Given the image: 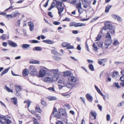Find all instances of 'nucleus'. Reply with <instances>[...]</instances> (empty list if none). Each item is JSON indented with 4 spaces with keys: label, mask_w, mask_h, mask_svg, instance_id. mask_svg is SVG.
Here are the masks:
<instances>
[{
    "label": "nucleus",
    "mask_w": 124,
    "mask_h": 124,
    "mask_svg": "<svg viewBox=\"0 0 124 124\" xmlns=\"http://www.w3.org/2000/svg\"><path fill=\"white\" fill-rule=\"evenodd\" d=\"M66 86L67 88H71L72 86L71 83H70V82H67L66 85Z\"/></svg>",
    "instance_id": "obj_30"
},
{
    "label": "nucleus",
    "mask_w": 124,
    "mask_h": 124,
    "mask_svg": "<svg viewBox=\"0 0 124 124\" xmlns=\"http://www.w3.org/2000/svg\"><path fill=\"white\" fill-rule=\"evenodd\" d=\"M63 76L64 77H68V74L67 73V72H64L63 74Z\"/></svg>",
    "instance_id": "obj_61"
},
{
    "label": "nucleus",
    "mask_w": 124,
    "mask_h": 124,
    "mask_svg": "<svg viewBox=\"0 0 124 124\" xmlns=\"http://www.w3.org/2000/svg\"><path fill=\"white\" fill-rule=\"evenodd\" d=\"M91 114L92 116L94 117V119H96V116L97 115V113L95 112H93L91 111L90 113Z\"/></svg>",
    "instance_id": "obj_26"
},
{
    "label": "nucleus",
    "mask_w": 124,
    "mask_h": 124,
    "mask_svg": "<svg viewBox=\"0 0 124 124\" xmlns=\"http://www.w3.org/2000/svg\"><path fill=\"white\" fill-rule=\"evenodd\" d=\"M16 95L17 96L20 97H21V94L20 93V91H16Z\"/></svg>",
    "instance_id": "obj_43"
},
{
    "label": "nucleus",
    "mask_w": 124,
    "mask_h": 124,
    "mask_svg": "<svg viewBox=\"0 0 124 124\" xmlns=\"http://www.w3.org/2000/svg\"><path fill=\"white\" fill-rule=\"evenodd\" d=\"M81 3H80L79 4H77V5L76 6V8L77 9L80 8L81 9H82V8L81 6Z\"/></svg>",
    "instance_id": "obj_38"
},
{
    "label": "nucleus",
    "mask_w": 124,
    "mask_h": 124,
    "mask_svg": "<svg viewBox=\"0 0 124 124\" xmlns=\"http://www.w3.org/2000/svg\"><path fill=\"white\" fill-rule=\"evenodd\" d=\"M100 60L101 61H103V62H106L107 61L108 59L107 58H105L104 59H100Z\"/></svg>",
    "instance_id": "obj_58"
},
{
    "label": "nucleus",
    "mask_w": 124,
    "mask_h": 124,
    "mask_svg": "<svg viewBox=\"0 0 124 124\" xmlns=\"http://www.w3.org/2000/svg\"><path fill=\"white\" fill-rule=\"evenodd\" d=\"M77 49L79 50H80L81 49V48L79 44H78L77 47Z\"/></svg>",
    "instance_id": "obj_59"
},
{
    "label": "nucleus",
    "mask_w": 124,
    "mask_h": 124,
    "mask_svg": "<svg viewBox=\"0 0 124 124\" xmlns=\"http://www.w3.org/2000/svg\"><path fill=\"white\" fill-rule=\"evenodd\" d=\"M47 89L49 90H52L53 91H54V87H50L47 88Z\"/></svg>",
    "instance_id": "obj_60"
},
{
    "label": "nucleus",
    "mask_w": 124,
    "mask_h": 124,
    "mask_svg": "<svg viewBox=\"0 0 124 124\" xmlns=\"http://www.w3.org/2000/svg\"><path fill=\"white\" fill-rule=\"evenodd\" d=\"M46 71L44 69H41L40 70L38 74L39 77H43L46 75Z\"/></svg>",
    "instance_id": "obj_4"
},
{
    "label": "nucleus",
    "mask_w": 124,
    "mask_h": 124,
    "mask_svg": "<svg viewBox=\"0 0 124 124\" xmlns=\"http://www.w3.org/2000/svg\"><path fill=\"white\" fill-rule=\"evenodd\" d=\"M30 45L27 44H24L22 45V48L24 49H26L29 48Z\"/></svg>",
    "instance_id": "obj_12"
},
{
    "label": "nucleus",
    "mask_w": 124,
    "mask_h": 124,
    "mask_svg": "<svg viewBox=\"0 0 124 124\" xmlns=\"http://www.w3.org/2000/svg\"><path fill=\"white\" fill-rule=\"evenodd\" d=\"M112 16L115 19H117V21L119 22H121L122 21L121 18L119 16L116 14H113L112 15Z\"/></svg>",
    "instance_id": "obj_8"
},
{
    "label": "nucleus",
    "mask_w": 124,
    "mask_h": 124,
    "mask_svg": "<svg viewBox=\"0 0 124 124\" xmlns=\"http://www.w3.org/2000/svg\"><path fill=\"white\" fill-rule=\"evenodd\" d=\"M61 55V54L57 52L56 51H55V59L56 61H59L61 60V58L57 56H60Z\"/></svg>",
    "instance_id": "obj_5"
},
{
    "label": "nucleus",
    "mask_w": 124,
    "mask_h": 124,
    "mask_svg": "<svg viewBox=\"0 0 124 124\" xmlns=\"http://www.w3.org/2000/svg\"><path fill=\"white\" fill-rule=\"evenodd\" d=\"M41 103L44 107L46 106L47 105L46 102L42 100L41 102Z\"/></svg>",
    "instance_id": "obj_40"
},
{
    "label": "nucleus",
    "mask_w": 124,
    "mask_h": 124,
    "mask_svg": "<svg viewBox=\"0 0 124 124\" xmlns=\"http://www.w3.org/2000/svg\"><path fill=\"white\" fill-rule=\"evenodd\" d=\"M101 37L102 35H100L99 34H98L97 35V37L95 38L96 40H95V41L99 40L101 38Z\"/></svg>",
    "instance_id": "obj_34"
},
{
    "label": "nucleus",
    "mask_w": 124,
    "mask_h": 124,
    "mask_svg": "<svg viewBox=\"0 0 124 124\" xmlns=\"http://www.w3.org/2000/svg\"><path fill=\"white\" fill-rule=\"evenodd\" d=\"M54 107L53 108L52 112V113L50 116V123L51 124H54V123H52L51 122V119L52 118V115H53V116H54Z\"/></svg>",
    "instance_id": "obj_19"
},
{
    "label": "nucleus",
    "mask_w": 124,
    "mask_h": 124,
    "mask_svg": "<svg viewBox=\"0 0 124 124\" xmlns=\"http://www.w3.org/2000/svg\"><path fill=\"white\" fill-rule=\"evenodd\" d=\"M60 72L56 73H55V78H56L57 79L59 78L60 77Z\"/></svg>",
    "instance_id": "obj_28"
},
{
    "label": "nucleus",
    "mask_w": 124,
    "mask_h": 124,
    "mask_svg": "<svg viewBox=\"0 0 124 124\" xmlns=\"http://www.w3.org/2000/svg\"><path fill=\"white\" fill-rule=\"evenodd\" d=\"M55 2L56 4L55 3V6H56V8H57L60 7H62V4L63 3L62 2L59 1H56Z\"/></svg>",
    "instance_id": "obj_7"
},
{
    "label": "nucleus",
    "mask_w": 124,
    "mask_h": 124,
    "mask_svg": "<svg viewBox=\"0 0 124 124\" xmlns=\"http://www.w3.org/2000/svg\"><path fill=\"white\" fill-rule=\"evenodd\" d=\"M86 97L89 102H92L93 100V98L92 96L89 93H87L86 94Z\"/></svg>",
    "instance_id": "obj_9"
},
{
    "label": "nucleus",
    "mask_w": 124,
    "mask_h": 124,
    "mask_svg": "<svg viewBox=\"0 0 124 124\" xmlns=\"http://www.w3.org/2000/svg\"><path fill=\"white\" fill-rule=\"evenodd\" d=\"M59 112L55 115V117L57 118L58 119H60L61 118V115L67 118V116L66 111L65 110L63 109H60L58 110Z\"/></svg>",
    "instance_id": "obj_2"
},
{
    "label": "nucleus",
    "mask_w": 124,
    "mask_h": 124,
    "mask_svg": "<svg viewBox=\"0 0 124 124\" xmlns=\"http://www.w3.org/2000/svg\"><path fill=\"white\" fill-rule=\"evenodd\" d=\"M8 43L9 46L13 47H16L18 46L17 44L13 42L12 40H9L8 41Z\"/></svg>",
    "instance_id": "obj_6"
},
{
    "label": "nucleus",
    "mask_w": 124,
    "mask_h": 124,
    "mask_svg": "<svg viewBox=\"0 0 124 124\" xmlns=\"http://www.w3.org/2000/svg\"><path fill=\"white\" fill-rule=\"evenodd\" d=\"M31 101H30L28 99L27 101H24V103H27V106L26 107V105H25V108H29L30 105Z\"/></svg>",
    "instance_id": "obj_14"
},
{
    "label": "nucleus",
    "mask_w": 124,
    "mask_h": 124,
    "mask_svg": "<svg viewBox=\"0 0 124 124\" xmlns=\"http://www.w3.org/2000/svg\"><path fill=\"white\" fill-rule=\"evenodd\" d=\"M47 98L49 101L54 100V97L53 96H48L47 97Z\"/></svg>",
    "instance_id": "obj_31"
},
{
    "label": "nucleus",
    "mask_w": 124,
    "mask_h": 124,
    "mask_svg": "<svg viewBox=\"0 0 124 124\" xmlns=\"http://www.w3.org/2000/svg\"><path fill=\"white\" fill-rule=\"evenodd\" d=\"M75 23V22H73L71 23H70L69 24V25L70 27L74 26Z\"/></svg>",
    "instance_id": "obj_50"
},
{
    "label": "nucleus",
    "mask_w": 124,
    "mask_h": 124,
    "mask_svg": "<svg viewBox=\"0 0 124 124\" xmlns=\"http://www.w3.org/2000/svg\"><path fill=\"white\" fill-rule=\"evenodd\" d=\"M74 48V47L73 46L70 45H68L66 48V49H68Z\"/></svg>",
    "instance_id": "obj_46"
},
{
    "label": "nucleus",
    "mask_w": 124,
    "mask_h": 124,
    "mask_svg": "<svg viewBox=\"0 0 124 124\" xmlns=\"http://www.w3.org/2000/svg\"><path fill=\"white\" fill-rule=\"evenodd\" d=\"M42 50V48H41V47L39 46L35 47L33 49V51H40Z\"/></svg>",
    "instance_id": "obj_22"
},
{
    "label": "nucleus",
    "mask_w": 124,
    "mask_h": 124,
    "mask_svg": "<svg viewBox=\"0 0 124 124\" xmlns=\"http://www.w3.org/2000/svg\"><path fill=\"white\" fill-rule=\"evenodd\" d=\"M28 24L30 26H34L33 23L31 21H30L28 23Z\"/></svg>",
    "instance_id": "obj_45"
},
{
    "label": "nucleus",
    "mask_w": 124,
    "mask_h": 124,
    "mask_svg": "<svg viewBox=\"0 0 124 124\" xmlns=\"http://www.w3.org/2000/svg\"><path fill=\"white\" fill-rule=\"evenodd\" d=\"M99 17H95L93 19H92V21H91V22H92L93 21H94L97 19L99 18Z\"/></svg>",
    "instance_id": "obj_62"
},
{
    "label": "nucleus",
    "mask_w": 124,
    "mask_h": 124,
    "mask_svg": "<svg viewBox=\"0 0 124 124\" xmlns=\"http://www.w3.org/2000/svg\"><path fill=\"white\" fill-rule=\"evenodd\" d=\"M14 87L16 91H20L21 89V87L17 84L15 85L14 86Z\"/></svg>",
    "instance_id": "obj_13"
},
{
    "label": "nucleus",
    "mask_w": 124,
    "mask_h": 124,
    "mask_svg": "<svg viewBox=\"0 0 124 124\" xmlns=\"http://www.w3.org/2000/svg\"><path fill=\"white\" fill-rule=\"evenodd\" d=\"M64 8L60 7L59 8H57V9L58 10V13L59 15H60L62 12L64 10Z\"/></svg>",
    "instance_id": "obj_21"
},
{
    "label": "nucleus",
    "mask_w": 124,
    "mask_h": 124,
    "mask_svg": "<svg viewBox=\"0 0 124 124\" xmlns=\"http://www.w3.org/2000/svg\"><path fill=\"white\" fill-rule=\"evenodd\" d=\"M103 28L104 30H108L107 32L112 35L115 34L116 27L110 23L106 22L104 23Z\"/></svg>",
    "instance_id": "obj_1"
},
{
    "label": "nucleus",
    "mask_w": 124,
    "mask_h": 124,
    "mask_svg": "<svg viewBox=\"0 0 124 124\" xmlns=\"http://www.w3.org/2000/svg\"><path fill=\"white\" fill-rule=\"evenodd\" d=\"M70 21V18H68L67 17H66L64 19H63L62 20L63 21Z\"/></svg>",
    "instance_id": "obj_51"
},
{
    "label": "nucleus",
    "mask_w": 124,
    "mask_h": 124,
    "mask_svg": "<svg viewBox=\"0 0 124 124\" xmlns=\"http://www.w3.org/2000/svg\"><path fill=\"white\" fill-rule=\"evenodd\" d=\"M85 48L86 50L88 51H89V46L87 43V41H86L85 43Z\"/></svg>",
    "instance_id": "obj_41"
},
{
    "label": "nucleus",
    "mask_w": 124,
    "mask_h": 124,
    "mask_svg": "<svg viewBox=\"0 0 124 124\" xmlns=\"http://www.w3.org/2000/svg\"><path fill=\"white\" fill-rule=\"evenodd\" d=\"M11 101L14 105H16L17 103V99L16 98L14 97L12 98Z\"/></svg>",
    "instance_id": "obj_23"
},
{
    "label": "nucleus",
    "mask_w": 124,
    "mask_h": 124,
    "mask_svg": "<svg viewBox=\"0 0 124 124\" xmlns=\"http://www.w3.org/2000/svg\"><path fill=\"white\" fill-rule=\"evenodd\" d=\"M49 1V0H48L46 2L45 4L43 5V6L44 7H45V8H46V7H47L48 4V2Z\"/></svg>",
    "instance_id": "obj_55"
},
{
    "label": "nucleus",
    "mask_w": 124,
    "mask_h": 124,
    "mask_svg": "<svg viewBox=\"0 0 124 124\" xmlns=\"http://www.w3.org/2000/svg\"><path fill=\"white\" fill-rule=\"evenodd\" d=\"M5 89L8 92H11V93L13 92V90L12 89H10L6 85L5 86Z\"/></svg>",
    "instance_id": "obj_18"
},
{
    "label": "nucleus",
    "mask_w": 124,
    "mask_h": 124,
    "mask_svg": "<svg viewBox=\"0 0 124 124\" xmlns=\"http://www.w3.org/2000/svg\"><path fill=\"white\" fill-rule=\"evenodd\" d=\"M119 44V42L117 40H115L113 43V44L115 45L116 46L118 44Z\"/></svg>",
    "instance_id": "obj_48"
},
{
    "label": "nucleus",
    "mask_w": 124,
    "mask_h": 124,
    "mask_svg": "<svg viewBox=\"0 0 124 124\" xmlns=\"http://www.w3.org/2000/svg\"><path fill=\"white\" fill-rule=\"evenodd\" d=\"M0 38L2 39V40H4L6 38L9 39V37H8V36L6 34H3L0 37Z\"/></svg>",
    "instance_id": "obj_16"
},
{
    "label": "nucleus",
    "mask_w": 124,
    "mask_h": 124,
    "mask_svg": "<svg viewBox=\"0 0 124 124\" xmlns=\"http://www.w3.org/2000/svg\"><path fill=\"white\" fill-rule=\"evenodd\" d=\"M46 80L47 81H51L52 80L51 78L50 77H47L46 78Z\"/></svg>",
    "instance_id": "obj_57"
},
{
    "label": "nucleus",
    "mask_w": 124,
    "mask_h": 124,
    "mask_svg": "<svg viewBox=\"0 0 124 124\" xmlns=\"http://www.w3.org/2000/svg\"><path fill=\"white\" fill-rule=\"evenodd\" d=\"M19 13L18 12L16 13H14L13 14V17H16L17 15H19Z\"/></svg>",
    "instance_id": "obj_42"
},
{
    "label": "nucleus",
    "mask_w": 124,
    "mask_h": 124,
    "mask_svg": "<svg viewBox=\"0 0 124 124\" xmlns=\"http://www.w3.org/2000/svg\"><path fill=\"white\" fill-rule=\"evenodd\" d=\"M69 80L70 79L71 81L74 82H76L77 81L76 77L73 76H70L69 78Z\"/></svg>",
    "instance_id": "obj_17"
},
{
    "label": "nucleus",
    "mask_w": 124,
    "mask_h": 124,
    "mask_svg": "<svg viewBox=\"0 0 124 124\" xmlns=\"http://www.w3.org/2000/svg\"><path fill=\"white\" fill-rule=\"evenodd\" d=\"M28 70L27 69L24 70L23 72V74L24 76H27L29 74Z\"/></svg>",
    "instance_id": "obj_11"
},
{
    "label": "nucleus",
    "mask_w": 124,
    "mask_h": 124,
    "mask_svg": "<svg viewBox=\"0 0 124 124\" xmlns=\"http://www.w3.org/2000/svg\"><path fill=\"white\" fill-rule=\"evenodd\" d=\"M48 15L51 17L52 18L53 17V16L52 15V13L51 12H48Z\"/></svg>",
    "instance_id": "obj_52"
},
{
    "label": "nucleus",
    "mask_w": 124,
    "mask_h": 124,
    "mask_svg": "<svg viewBox=\"0 0 124 124\" xmlns=\"http://www.w3.org/2000/svg\"><path fill=\"white\" fill-rule=\"evenodd\" d=\"M112 43L111 39H107L104 42L105 45L106 46H110Z\"/></svg>",
    "instance_id": "obj_10"
},
{
    "label": "nucleus",
    "mask_w": 124,
    "mask_h": 124,
    "mask_svg": "<svg viewBox=\"0 0 124 124\" xmlns=\"http://www.w3.org/2000/svg\"><path fill=\"white\" fill-rule=\"evenodd\" d=\"M113 85L115 86L116 87L117 89L121 88V86L119 85L118 83H116L114 82L113 83Z\"/></svg>",
    "instance_id": "obj_33"
},
{
    "label": "nucleus",
    "mask_w": 124,
    "mask_h": 124,
    "mask_svg": "<svg viewBox=\"0 0 124 124\" xmlns=\"http://www.w3.org/2000/svg\"><path fill=\"white\" fill-rule=\"evenodd\" d=\"M54 43V41H52L48 39L47 43L49 44H53Z\"/></svg>",
    "instance_id": "obj_44"
},
{
    "label": "nucleus",
    "mask_w": 124,
    "mask_h": 124,
    "mask_svg": "<svg viewBox=\"0 0 124 124\" xmlns=\"http://www.w3.org/2000/svg\"><path fill=\"white\" fill-rule=\"evenodd\" d=\"M124 103V101H122L120 103H118V104L117 106L119 107H120L122 106V105Z\"/></svg>",
    "instance_id": "obj_53"
},
{
    "label": "nucleus",
    "mask_w": 124,
    "mask_h": 124,
    "mask_svg": "<svg viewBox=\"0 0 124 124\" xmlns=\"http://www.w3.org/2000/svg\"><path fill=\"white\" fill-rule=\"evenodd\" d=\"M110 33L107 32L105 36V38L109 39H111V36Z\"/></svg>",
    "instance_id": "obj_25"
},
{
    "label": "nucleus",
    "mask_w": 124,
    "mask_h": 124,
    "mask_svg": "<svg viewBox=\"0 0 124 124\" xmlns=\"http://www.w3.org/2000/svg\"><path fill=\"white\" fill-rule=\"evenodd\" d=\"M93 50L95 51H97V50L98 48L95 45V43H94L93 45Z\"/></svg>",
    "instance_id": "obj_39"
},
{
    "label": "nucleus",
    "mask_w": 124,
    "mask_h": 124,
    "mask_svg": "<svg viewBox=\"0 0 124 124\" xmlns=\"http://www.w3.org/2000/svg\"><path fill=\"white\" fill-rule=\"evenodd\" d=\"M97 106L98 107L99 109L101 111L102 109V106L100 105L99 104H98L97 105Z\"/></svg>",
    "instance_id": "obj_49"
},
{
    "label": "nucleus",
    "mask_w": 124,
    "mask_h": 124,
    "mask_svg": "<svg viewBox=\"0 0 124 124\" xmlns=\"http://www.w3.org/2000/svg\"><path fill=\"white\" fill-rule=\"evenodd\" d=\"M4 120H5L7 124H9L11 123V121L10 120L7 119L5 117V118H4Z\"/></svg>",
    "instance_id": "obj_35"
},
{
    "label": "nucleus",
    "mask_w": 124,
    "mask_h": 124,
    "mask_svg": "<svg viewBox=\"0 0 124 124\" xmlns=\"http://www.w3.org/2000/svg\"><path fill=\"white\" fill-rule=\"evenodd\" d=\"M30 42L31 43H39V41L35 40H30Z\"/></svg>",
    "instance_id": "obj_36"
},
{
    "label": "nucleus",
    "mask_w": 124,
    "mask_h": 124,
    "mask_svg": "<svg viewBox=\"0 0 124 124\" xmlns=\"http://www.w3.org/2000/svg\"><path fill=\"white\" fill-rule=\"evenodd\" d=\"M121 74L122 75V76H124V70H122L121 71Z\"/></svg>",
    "instance_id": "obj_63"
},
{
    "label": "nucleus",
    "mask_w": 124,
    "mask_h": 124,
    "mask_svg": "<svg viewBox=\"0 0 124 124\" xmlns=\"http://www.w3.org/2000/svg\"><path fill=\"white\" fill-rule=\"evenodd\" d=\"M121 81L124 82H121L120 83V85L123 87H124V80H121Z\"/></svg>",
    "instance_id": "obj_64"
},
{
    "label": "nucleus",
    "mask_w": 124,
    "mask_h": 124,
    "mask_svg": "<svg viewBox=\"0 0 124 124\" xmlns=\"http://www.w3.org/2000/svg\"><path fill=\"white\" fill-rule=\"evenodd\" d=\"M35 111L39 113H41L42 112V110L39 107L36 106L35 108Z\"/></svg>",
    "instance_id": "obj_20"
},
{
    "label": "nucleus",
    "mask_w": 124,
    "mask_h": 124,
    "mask_svg": "<svg viewBox=\"0 0 124 124\" xmlns=\"http://www.w3.org/2000/svg\"><path fill=\"white\" fill-rule=\"evenodd\" d=\"M54 4V2L53 1V2L52 3L51 6L50 8H48V10L50 11L53 8H54V5H53V4Z\"/></svg>",
    "instance_id": "obj_37"
},
{
    "label": "nucleus",
    "mask_w": 124,
    "mask_h": 124,
    "mask_svg": "<svg viewBox=\"0 0 124 124\" xmlns=\"http://www.w3.org/2000/svg\"><path fill=\"white\" fill-rule=\"evenodd\" d=\"M30 63L32 64H39V61L35 60L30 61Z\"/></svg>",
    "instance_id": "obj_32"
},
{
    "label": "nucleus",
    "mask_w": 124,
    "mask_h": 124,
    "mask_svg": "<svg viewBox=\"0 0 124 124\" xmlns=\"http://www.w3.org/2000/svg\"><path fill=\"white\" fill-rule=\"evenodd\" d=\"M71 83L72 85V88L73 87H76L77 86V84L76 83Z\"/></svg>",
    "instance_id": "obj_56"
},
{
    "label": "nucleus",
    "mask_w": 124,
    "mask_h": 124,
    "mask_svg": "<svg viewBox=\"0 0 124 124\" xmlns=\"http://www.w3.org/2000/svg\"><path fill=\"white\" fill-rule=\"evenodd\" d=\"M110 115H109L107 114L106 116L107 120V121H109L110 119Z\"/></svg>",
    "instance_id": "obj_54"
},
{
    "label": "nucleus",
    "mask_w": 124,
    "mask_h": 124,
    "mask_svg": "<svg viewBox=\"0 0 124 124\" xmlns=\"http://www.w3.org/2000/svg\"><path fill=\"white\" fill-rule=\"evenodd\" d=\"M29 70L31 71L30 74L31 75L35 76L37 74V70L34 66H30L29 68Z\"/></svg>",
    "instance_id": "obj_3"
},
{
    "label": "nucleus",
    "mask_w": 124,
    "mask_h": 124,
    "mask_svg": "<svg viewBox=\"0 0 124 124\" xmlns=\"http://www.w3.org/2000/svg\"><path fill=\"white\" fill-rule=\"evenodd\" d=\"M112 7V5H108L106 7L105 12L106 13L108 12L109 11V9Z\"/></svg>",
    "instance_id": "obj_15"
},
{
    "label": "nucleus",
    "mask_w": 124,
    "mask_h": 124,
    "mask_svg": "<svg viewBox=\"0 0 124 124\" xmlns=\"http://www.w3.org/2000/svg\"><path fill=\"white\" fill-rule=\"evenodd\" d=\"M99 46L102 47L103 46V42L102 41L98 42L96 43Z\"/></svg>",
    "instance_id": "obj_24"
},
{
    "label": "nucleus",
    "mask_w": 124,
    "mask_h": 124,
    "mask_svg": "<svg viewBox=\"0 0 124 124\" xmlns=\"http://www.w3.org/2000/svg\"><path fill=\"white\" fill-rule=\"evenodd\" d=\"M70 44L66 42L63 43L62 44V46L65 47H67L68 45H70Z\"/></svg>",
    "instance_id": "obj_29"
},
{
    "label": "nucleus",
    "mask_w": 124,
    "mask_h": 124,
    "mask_svg": "<svg viewBox=\"0 0 124 124\" xmlns=\"http://www.w3.org/2000/svg\"><path fill=\"white\" fill-rule=\"evenodd\" d=\"M89 69L92 71H93L94 70V67L93 65L92 64H89L88 66Z\"/></svg>",
    "instance_id": "obj_27"
},
{
    "label": "nucleus",
    "mask_w": 124,
    "mask_h": 124,
    "mask_svg": "<svg viewBox=\"0 0 124 124\" xmlns=\"http://www.w3.org/2000/svg\"><path fill=\"white\" fill-rule=\"evenodd\" d=\"M78 9V11L79 13V15L78 16H75L77 18H79V17H80V15L82 13V12H80V8Z\"/></svg>",
    "instance_id": "obj_47"
}]
</instances>
